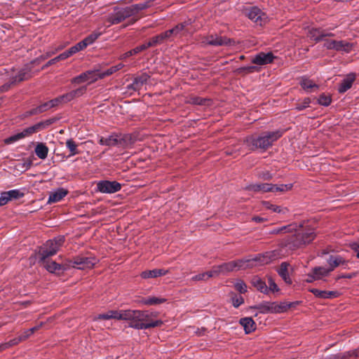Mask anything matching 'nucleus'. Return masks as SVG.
Listing matches in <instances>:
<instances>
[{
	"label": "nucleus",
	"instance_id": "nucleus-1",
	"mask_svg": "<svg viewBox=\"0 0 359 359\" xmlns=\"http://www.w3.org/2000/svg\"><path fill=\"white\" fill-rule=\"evenodd\" d=\"M280 255L278 251L273 250L267 252L263 255H259L254 259L248 260H238L224 263L221 265L215 266L212 268L215 277L219 275H224L229 272L244 269L248 267L257 266L258 265H264L270 263L271 262L279 259Z\"/></svg>",
	"mask_w": 359,
	"mask_h": 359
},
{
	"label": "nucleus",
	"instance_id": "nucleus-2",
	"mask_svg": "<svg viewBox=\"0 0 359 359\" xmlns=\"http://www.w3.org/2000/svg\"><path fill=\"white\" fill-rule=\"evenodd\" d=\"M194 30L192 21L191 19H189L188 20L177 24L173 28L168 29L159 35L154 36L152 38V41L147 45L171 42L174 41L175 39L182 38L192 34Z\"/></svg>",
	"mask_w": 359,
	"mask_h": 359
},
{
	"label": "nucleus",
	"instance_id": "nucleus-3",
	"mask_svg": "<svg viewBox=\"0 0 359 359\" xmlns=\"http://www.w3.org/2000/svg\"><path fill=\"white\" fill-rule=\"evenodd\" d=\"M143 317H145L140 310H126L124 320L129 321V327L137 330H147L151 327H159L163 325L161 320L151 321L150 323L143 322Z\"/></svg>",
	"mask_w": 359,
	"mask_h": 359
},
{
	"label": "nucleus",
	"instance_id": "nucleus-4",
	"mask_svg": "<svg viewBox=\"0 0 359 359\" xmlns=\"http://www.w3.org/2000/svg\"><path fill=\"white\" fill-rule=\"evenodd\" d=\"M283 133V131L282 130H276L274 132L267 133L257 138L250 137L247 139V142L249 145H252L255 148L266 149L280 138Z\"/></svg>",
	"mask_w": 359,
	"mask_h": 359
},
{
	"label": "nucleus",
	"instance_id": "nucleus-5",
	"mask_svg": "<svg viewBox=\"0 0 359 359\" xmlns=\"http://www.w3.org/2000/svg\"><path fill=\"white\" fill-rule=\"evenodd\" d=\"M307 37L316 43L324 42V45H351L349 43H344L341 41H336L333 39V34L320 29L311 28L308 32Z\"/></svg>",
	"mask_w": 359,
	"mask_h": 359
},
{
	"label": "nucleus",
	"instance_id": "nucleus-6",
	"mask_svg": "<svg viewBox=\"0 0 359 359\" xmlns=\"http://www.w3.org/2000/svg\"><path fill=\"white\" fill-rule=\"evenodd\" d=\"M297 302H263L257 306V309L262 313H280L287 311Z\"/></svg>",
	"mask_w": 359,
	"mask_h": 359
},
{
	"label": "nucleus",
	"instance_id": "nucleus-7",
	"mask_svg": "<svg viewBox=\"0 0 359 359\" xmlns=\"http://www.w3.org/2000/svg\"><path fill=\"white\" fill-rule=\"evenodd\" d=\"M64 241V236H58L53 240L48 241L45 246L39 250L41 260L46 259L48 257L55 255Z\"/></svg>",
	"mask_w": 359,
	"mask_h": 359
},
{
	"label": "nucleus",
	"instance_id": "nucleus-8",
	"mask_svg": "<svg viewBox=\"0 0 359 359\" xmlns=\"http://www.w3.org/2000/svg\"><path fill=\"white\" fill-rule=\"evenodd\" d=\"M292 187V185L291 184L276 185V184L264 183V184H256L252 185L251 189L255 191H262V192H267V191L285 192V191H287L291 189Z\"/></svg>",
	"mask_w": 359,
	"mask_h": 359
},
{
	"label": "nucleus",
	"instance_id": "nucleus-9",
	"mask_svg": "<svg viewBox=\"0 0 359 359\" xmlns=\"http://www.w3.org/2000/svg\"><path fill=\"white\" fill-rule=\"evenodd\" d=\"M316 233L313 228H309L304 230L302 233H298L296 239L292 243L293 248H300L303 245L310 243L314 240Z\"/></svg>",
	"mask_w": 359,
	"mask_h": 359
},
{
	"label": "nucleus",
	"instance_id": "nucleus-10",
	"mask_svg": "<svg viewBox=\"0 0 359 359\" xmlns=\"http://www.w3.org/2000/svg\"><path fill=\"white\" fill-rule=\"evenodd\" d=\"M245 15L253 21L256 25L263 26L267 22L268 17L257 7H252L245 11Z\"/></svg>",
	"mask_w": 359,
	"mask_h": 359
},
{
	"label": "nucleus",
	"instance_id": "nucleus-11",
	"mask_svg": "<svg viewBox=\"0 0 359 359\" xmlns=\"http://www.w3.org/2000/svg\"><path fill=\"white\" fill-rule=\"evenodd\" d=\"M121 189V184L116 181L102 180L97 183L96 191L104 194H114Z\"/></svg>",
	"mask_w": 359,
	"mask_h": 359
},
{
	"label": "nucleus",
	"instance_id": "nucleus-12",
	"mask_svg": "<svg viewBox=\"0 0 359 359\" xmlns=\"http://www.w3.org/2000/svg\"><path fill=\"white\" fill-rule=\"evenodd\" d=\"M131 17L127 7L115 11L108 17V20L111 25H116L125 19Z\"/></svg>",
	"mask_w": 359,
	"mask_h": 359
},
{
	"label": "nucleus",
	"instance_id": "nucleus-13",
	"mask_svg": "<svg viewBox=\"0 0 359 359\" xmlns=\"http://www.w3.org/2000/svg\"><path fill=\"white\" fill-rule=\"evenodd\" d=\"M123 67V65L119 63L115 66L111 67L106 70L91 72V82L97 80V77L102 78L106 76H109L121 69Z\"/></svg>",
	"mask_w": 359,
	"mask_h": 359
},
{
	"label": "nucleus",
	"instance_id": "nucleus-14",
	"mask_svg": "<svg viewBox=\"0 0 359 359\" xmlns=\"http://www.w3.org/2000/svg\"><path fill=\"white\" fill-rule=\"evenodd\" d=\"M124 313L126 310H111L108 311L105 313L100 314L95 319H116V320H124Z\"/></svg>",
	"mask_w": 359,
	"mask_h": 359
},
{
	"label": "nucleus",
	"instance_id": "nucleus-15",
	"mask_svg": "<svg viewBox=\"0 0 359 359\" xmlns=\"http://www.w3.org/2000/svg\"><path fill=\"white\" fill-rule=\"evenodd\" d=\"M274 59V56L271 53H259L256 55L252 60V63L264 65L272 62Z\"/></svg>",
	"mask_w": 359,
	"mask_h": 359
},
{
	"label": "nucleus",
	"instance_id": "nucleus-16",
	"mask_svg": "<svg viewBox=\"0 0 359 359\" xmlns=\"http://www.w3.org/2000/svg\"><path fill=\"white\" fill-rule=\"evenodd\" d=\"M83 46H72L68 50L60 54L58 56L48 61L49 65L54 64L59 60H63L72 55L73 54L82 50Z\"/></svg>",
	"mask_w": 359,
	"mask_h": 359
},
{
	"label": "nucleus",
	"instance_id": "nucleus-17",
	"mask_svg": "<svg viewBox=\"0 0 359 359\" xmlns=\"http://www.w3.org/2000/svg\"><path fill=\"white\" fill-rule=\"evenodd\" d=\"M316 297L320 299H332L339 296V293L337 291H326L320 290L318 289L313 288L310 290Z\"/></svg>",
	"mask_w": 359,
	"mask_h": 359
},
{
	"label": "nucleus",
	"instance_id": "nucleus-18",
	"mask_svg": "<svg viewBox=\"0 0 359 359\" xmlns=\"http://www.w3.org/2000/svg\"><path fill=\"white\" fill-rule=\"evenodd\" d=\"M149 79V75L147 74H142L134 79L133 83L128 86V88L133 89L134 90H140L143 87V86L147 83Z\"/></svg>",
	"mask_w": 359,
	"mask_h": 359
},
{
	"label": "nucleus",
	"instance_id": "nucleus-19",
	"mask_svg": "<svg viewBox=\"0 0 359 359\" xmlns=\"http://www.w3.org/2000/svg\"><path fill=\"white\" fill-rule=\"evenodd\" d=\"M61 103H62V102H61V100L60 99V96H59L55 99H53L48 102H46L41 104L40 106H39L37 108H36L34 109V111L32 112V114L43 112L45 111L48 110V109H50L52 107L57 106L58 104H60Z\"/></svg>",
	"mask_w": 359,
	"mask_h": 359
},
{
	"label": "nucleus",
	"instance_id": "nucleus-20",
	"mask_svg": "<svg viewBox=\"0 0 359 359\" xmlns=\"http://www.w3.org/2000/svg\"><path fill=\"white\" fill-rule=\"evenodd\" d=\"M355 76L354 74H348L346 76V78H344L343 79V81H341V83H340L339 88H338V91L340 93H345L346 91H347L348 89H350L351 88L352 84H353V81H355Z\"/></svg>",
	"mask_w": 359,
	"mask_h": 359
},
{
	"label": "nucleus",
	"instance_id": "nucleus-21",
	"mask_svg": "<svg viewBox=\"0 0 359 359\" xmlns=\"http://www.w3.org/2000/svg\"><path fill=\"white\" fill-rule=\"evenodd\" d=\"M167 301L166 299L163 297H147L145 298H142L138 301V304L140 305H146V306H152V305H158L165 303Z\"/></svg>",
	"mask_w": 359,
	"mask_h": 359
},
{
	"label": "nucleus",
	"instance_id": "nucleus-22",
	"mask_svg": "<svg viewBox=\"0 0 359 359\" xmlns=\"http://www.w3.org/2000/svg\"><path fill=\"white\" fill-rule=\"evenodd\" d=\"M67 194V190L63 188H59L49 194L48 202L49 203L58 202L66 196Z\"/></svg>",
	"mask_w": 359,
	"mask_h": 359
},
{
	"label": "nucleus",
	"instance_id": "nucleus-23",
	"mask_svg": "<svg viewBox=\"0 0 359 359\" xmlns=\"http://www.w3.org/2000/svg\"><path fill=\"white\" fill-rule=\"evenodd\" d=\"M121 140L120 137L118 135L113 134L108 137H101L99 139V143L102 145L106 146H115Z\"/></svg>",
	"mask_w": 359,
	"mask_h": 359
},
{
	"label": "nucleus",
	"instance_id": "nucleus-24",
	"mask_svg": "<svg viewBox=\"0 0 359 359\" xmlns=\"http://www.w3.org/2000/svg\"><path fill=\"white\" fill-rule=\"evenodd\" d=\"M167 270L164 269H153L149 271H144L141 273V277L144 279L157 278L159 276H164L168 273Z\"/></svg>",
	"mask_w": 359,
	"mask_h": 359
},
{
	"label": "nucleus",
	"instance_id": "nucleus-25",
	"mask_svg": "<svg viewBox=\"0 0 359 359\" xmlns=\"http://www.w3.org/2000/svg\"><path fill=\"white\" fill-rule=\"evenodd\" d=\"M327 262L329 265L328 269L331 272L339 265L345 263L344 259L339 255H331Z\"/></svg>",
	"mask_w": 359,
	"mask_h": 359
},
{
	"label": "nucleus",
	"instance_id": "nucleus-26",
	"mask_svg": "<svg viewBox=\"0 0 359 359\" xmlns=\"http://www.w3.org/2000/svg\"><path fill=\"white\" fill-rule=\"evenodd\" d=\"M49 149L48 147L42 142H38L35 147L34 152L36 155L42 160L47 158Z\"/></svg>",
	"mask_w": 359,
	"mask_h": 359
},
{
	"label": "nucleus",
	"instance_id": "nucleus-27",
	"mask_svg": "<svg viewBox=\"0 0 359 359\" xmlns=\"http://www.w3.org/2000/svg\"><path fill=\"white\" fill-rule=\"evenodd\" d=\"M252 285L259 292L264 294L269 293V288L264 281H263L260 278L255 276L252 279L251 281Z\"/></svg>",
	"mask_w": 359,
	"mask_h": 359
},
{
	"label": "nucleus",
	"instance_id": "nucleus-28",
	"mask_svg": "<svg viewBox=\"0 0 359 359\" xmlns=\"http://www.w3.org/2000/svg\"><path fill=\"white\" fill-rule=\"evenodd\" d=\"M240 324L243 327L246 334H249L255 330V323L252 318L246 317L241 318Z\"/></svg>",
	"mask_w": 359,
	"mask_h": 359
},
{
	"label": "nucleus",
	"instance_id": "nucleus-29",
	"mask_svg": "<svg viewBox=\"0 0 359 359\" xmlns=\"http://www.w3.org/2000/svg\"><path fill=\"white\" fill-rule=\"evenodd\" d=\"M29 136H30V135L28 133L27 130L25 128L22 132L18 133L5 139L4 142L6 144H11Z\"/></svg>",
	"mask_w": 359,
	"mask_h": 359
},
{
	"label": "nucleus",
	"instance_id": "nucleus-30",
	"mask_svg": "<svg viewBox=\"0 0 359 359\" xmlns=\"http://www.w3.org/2000/svg\"><path fill=\"white\" fill-rule=\"evenodd\" d=\"M312 271L315 274L316 278L319 280H323L324 278L330 276L331 271L328 268L324 266H317L312 269Z\"/></svg>",
	"mask_w": 359,
	"mask_h": 359
},
{
	"label": "nucleus",
	"instance_id": "nucleus-31",
	"mask_svg": "<svg viewBox=\"0 0 359 359\" xmlns=\"http://www.w3.org/2000/svg\"><path fill=\"white\" fill-rule=\"evenodd\" d=\"M302 88L305 90H314L318 88V86L312 80L302 77L299 82Z\"/></svg>",
	"mask_w": 359,
	"mask_h": 359
},
{
	"label": "nucleus",
	"instance_id": "nucleus-32",
	"mask_svg": "<svg viewBox=\"0 0 359 359\" xmlns=\"http://www.w3.org/2000/svg\"><path fill=\"white\" fill-rule=\"evenodd\" d=\"M50 124V121H46L43 122H39L34 126H32L30 127L27 128L26 129L28 131V133L32 135V134L37 133L41 130L45 129L46 127H48Z\"/></svg>",
	"mask_w": 359,
	"mask_h": 359
},
{
	"label": "nucleus",
	"instance_id": "nucleus-33",
	"mask_svg": "<svg viewBox=\"0 0 359 359\" xmlns=\"http://www.w3.org/2000/svg\"><path fill=\"white\" fill-rule=\"evenodd\" d=\"M264 205L266 209L271 210V211L279 214L286 215L289 212L287 208L278 206L276 205L271 204L269 202H264Z\"/></svg>",
	"mask_w": 359,
	"mask_h": 359
},
{
	"label": "nucleus",
	"instance_id": "nucleus-34",
	"mask_svg": "<svg viewBox=\"0 0 359 359\" xmlns=\"http://www.w3.org/2000/svg\"><path fill=\"white\" fill-rule=\"evenodd\" d=\"M278 274L287 284L292 283V280L289 276L287 271V264L286 263H282L278 270Z\"/></svg>",
	"mask_w": 359,
	"mask_h": 359
},
{
	"label": "nucleus",
	"instance_id": "nucleus-35",
	"mask_svg": "<svg viewBox=\"0 0 359 359\" xmlns=\"http://www.w3.org/2000/svg\"><path fill=\"white\" fill-rule=\"evenodd\" d=\"M147 8H148V5L146 3H140V4H133L130 6L127 7L130 16H133V15L137 14L140 11L144 10Z\"/></svg>",
	"mask_w": 359,
	"mask_h": 359
},
{
	"label": "nucleus",
	"instance_id": "nucleus-36",
	"mask_svg": "<svg viewBox=\"0 0 359 359\" xmlns=\"http://www.w3.org/2000/svg\"><path fill=\"white\" fill-rule=\"evenodd\" d=\"M41 261L43 262V266L46 270L50 273H55L61 269V265L55 262L46 261V259Z\"/></svg>",
	"mask_w": 359,
	"mask_h": 359
},
{
	"label": "nucleus",
	"instance_id": "nucleus-37",
	"mask_svg": "<svg viewBox=\"0 0 359 359\" xmlns=\"http://www.w3.org/2000/svg\"><path fill=\"white\" fill-rule=\"evenodd\" d=\"M215 271H213L212 269L207 272L199 273L196 275L191 278V280L194 281H201V280H207L210 278L215 277Z\"/></svg>",
	"mask_w": 359,
	"mask_h": 359
},
{
	"label": "nucleus",
	"instance_id": "nucleus-38",
	"mask_svg": "<svg viewBox=\"0 0 359 359\" xmlns=\"http://www.w3.org/2000/svg\"><path fill=\"white\" fill-rule=\"evenodd\" d=\"M302 227V224H297V223H292L290 224L281 226L283 233L297 232L300 231Z\"/></svg>",
	"mask_w": 359,
	"mask_h": 359
},
{
	"label": "nucleus",
	"instance_id": "nucleus-39",
	"mask_svg": "<svg viewBox=\"0 0 359 359\" xmlns=\"http://www.w3.org/2000/svg\"><path fill=\"white\" fill-rule=\"evenodd\" d=\"M231 43V40L230 39L219 37L216 38L215 39H212L211 40L208 41L207 45H228Z\"/></svg>",
	"mask_w": 359,
	"mask_h": 359
},
{
	"label": "nucleus",
	"instance_id": "nucleus-40",
	"mask_svg": "<svg viewBox=\"0 0 359 359\" xmlns=\"http://www.w3.org/2000/svg\"><path fill=\"white\" fill-rule=\"evenodd\" d=\"M31 76L30 73L27 69H23L20 70L18 75L14 77L15 82L22 81L26 80Z\"/></svg>",
	"mask_w": 359,
	"mask_h": 359
},
{
	"label": "nucleus",
	"instance_id": "nucleus-41",
	"mask_svg": "<svg viewBox=\"0 0 359 359\" xmlns=\"http://www.w3.org/2000/svg\"><path fill=\"white\" fill-rule=\"evenodd\" d=\"M142 313L145 317H143V322L144 323H150L153 320V318H156L158 316V313L156 311H142Z\"/></svg>",
	"mask_w": 359,
	"mask_h": 359
},
{
	"label": "nucleus",
	"instance_id": "nucleus-42",
	"mask_svg": "<svg viewBox=\"0 0 359 359\" xmlns=\"http://www.w3.org/2000/svg\"><path fill=\"white\" fill-rule=\"evenodd\" d=\"M90 76V72L86 71V72L80 74L79 76L72 79V83H83L88 81Z\"/></svg>",
	"mask_w": 359,
	"mask_h": 359
},
{
	"label": "nucleus",
	"instance_id": "nucleus-43",
	"mask_svg": "<svg viewBox=\"0 0 359 359\" xmlns=\"http://www.w3.org/2000/svg\"><path fill=\"white\" fill-rule=\"evenodd\" d=\"M6 192L10 198V201L13 199H18L24 196V193L19 189H12Z\"/></svg>",
	"mask_w": 359,
	"mask_h": 359
},
{
	"label": "nucleus",
	"instance_id": "nucleus-44",
	"mask_svg": "<svg viewBox=\"0 0 359 359\" xmlns=\"http://www.w3.org/2000/svg\"><path fill=\"white\" fill-rule=\"evenodd\" d=\"M341 359H348L351 357L359 358V348L353 351H350L341 354Z\"/></svg>",
	"mask_w": 359,
	"mask_h": 359
},
{
	"label": "nucleus",
	"instance_id": "nucleus-45",
	"mask_svg": "<svg viewBox=\"0 0 359 359\" xmlns=\"http://www.w3.org/2000/svg\"><path fill=\"white\" fill-rule=\"evenodd\" d=\"M235 288L241 293H245L247 292V285L242 280H238L234 285Z\"/></svg>",
	"mask_w": 359,
	"mask_h": 359
},
{
	"label": "nucleus",
	"instance_id": "nucleus-46",
	"mask_svg": "<svg viewBox=\"0 0 359 359\" xmlns=\"http://www.w3.org/2000/svg\"><path fill=\"white\" fill-rule=\"evenodd\" d=\"M66 146L69 149L70 156H73L76 154V145L72 140H68L66 142Z\"/></svg>",
	"mask_w": 359,
	"mask_h": 359
},
{
	"label": "nucleus",
	"instance_id": "nucleus-47",
	"mask_svg": "<svg viewBox=\"0 0 359 359\" xmlns=\"http://www.w3.org/2000/svg\"><path fill=\"white\" fill-rule=\"evenodd\" d=\"M244 299L241 296L234 295L231 298V303L235 308H238L239 306L243 304Z\"/></svg>",
	"mask_w": 359,
	"mask_h": 359
},
{
	"label": "nucleus",
	"instance_id": "nucleus-48",
	"mask_svg": "<svg viewBox=\"0 0 359 359\" xmlns=\"http://www.w3.org/2000/svg\"><path fill=\"white\" fill-rule=\"evenodd\" d=\"M318 103L323 106H328L331 103V98L326 95H321L318 98Z\"/></svg>",
	"mask_w": 359,
	"mask_h": 359
},
{
	"label": "nucleus",
	"instance_id": "nucleus-49",
	"mask_svg": "<svg viewBox=\"0 0 359 359\" xmlns=\"http://www.w3.org/2000/svg\"><path fill=\"white\" fill-rule=\"evenodd\" d=\"M75 98V96L73 94V92L71 91L69 93H67L65 95H62L61 96H60V99L61 100V102L62 103H66V102H68L71 100H72L73 99Z\"/></svg>",
	"mask_w": 359,
	"mask_h": 359
},
{
	"label": "nucleus",
	"instance_id": "nucleus-50",
	"mask_svg": "<svg viewBox=\"0 0 359 359\" xmlns=\"http://www.w3.org/2000/svg\"><path fill=\"white\" fill-rule=\"evenodd\" d=\"M144 48H145V46H136V48H135L134 49H133V50H131L130 51L126 52L123 55V57L124 58H126V57H128L130 56H132L133 55L137 54V53L141 52L142 50H144Z\"/></svg>",
	"mask_w": 359,
	"mask_h": 359
},
{
	"label": "nucleus",
	"instance_id": "nucleus-51",
	"mask_svg": "<svg viewBox=\"0 0 359 359\" xmlns=\"http://www.w3.org/2000/svg\"><path fill=\"white\" fill-rule=\"evenodd\" d=\"M207 102L206 100L203 99L199 97H192L189 100V102L194 104H198V105H203L205 104V102Z\"/></svg>",
	"mask_w": 359,
	"mask_h": 359
},
{
	"label": "nucleus",
	"instance_id": "nucleus-52",
	"mask_svg": "<svg viewBox=\"0 0 359 359\" xmlns=\"http://www.w3.org/2000/svg\"><path fill=\"white\" fill-rule=\"evenodd\" d=\"M87 90V86H83L74 90H72L73 94L74 95L75 97H78L83 95Z\"/></svg>",
	"mask_w": 359,
	"mask_h": 359
},
{
	"label": "nucleus",
	"instance_id": "nucleus-53",
	"mask_svg": "<svg viewBox=\"0 0 359 359\" xmlns=\"http://www.w3.org/2000/svg\"><path fill=\"white\" fill-rule=\"evenodd\" d=\"M10 201V198L6 191L1 194L0 196V206L7 204Z\"/></svg>",
	"mask_w": 359,
	"mask_h": 359
},
{
	"label": "nucleus",
	"instance_id": "nucleus-54",
	"mask_svg": "<svg viewBox=\"0 0 359 359\" xmlns=\"http://www.w3.org/2000/svg\"><path fill=\"white\" fill-rule=\"evenodd\" d=\"M311 101L309 98H306L304 100L302 104H299L297 105L296 109L299 111L303 110L304 109L308 107L309 106Z\"/></svg>",
	"mask_w": 359,
	"mask_h": 359
},
{
	"label": "nucleus",
	"instance_id": "nucleus-55",
	"mask_svg": "<svg viewBox=\"0 0 359 359\" xmlns=\"http://www.w3.org/2000/svg\"><path fill=\"white\" fill-rule=\"evenodd\" d=\"M269 286L268 287L269 292V291H272V292L278 291V287L277 285L271 279L269 280Z\"/></svg>",
	"mask_w": 359,
	"mask_h": 359
},
{
	"label": "nucleus",
	"instance_id": "nucleus-56",
	"mask_svg": "<svg viewBox=\"0 0 359 359\" xmlns=\"http://www.w3.org/2000/svg\"><path fill=\"white\" fill-rule=\"evenodd\" d=\"M350 246L357 253V257L359 258V241L351 243Z\"/></svg>",
	"mask_w": 359,
	"mask_h": 359
},
{
	"label": "nucleus",
	"instance_id": "nucleus-57",
	"mask_svg": "<svg viewBox=\"0 0 359 359\" xmlns=\"http://www.w3.org/2000/svg\"><path fill=\"white\" fill-rule=\"evenodd\" d=\"M315 280H318V279L316 278L314 273L311 271V272L307 275L306 281L307 283H313Z\"/></svg>",
	"mask_w": 359,
	"mask_h": 359
},
{
	"label": "nucleus",
	"instance_id": "nucleus-58",
	"mask_svg": "<svg viewBox=\"0 0 359 359\" xmlns=\"http://www.w3.org/2000/svg\"><path fill=\"white\" fill-rule=\"evenodd\" d=\"M259 177H261L264 180H269L272 177V175L269 172L266 171V172H263L260 173Z\"/></svg>",
	"mask_w": 359,
	"mask_h": 359
},
{
	"label": "nucleus",
	"instance_id": "nucleus-59",
	"mask_svg": "<svg viewBox=\"0 0 359 359\" xmlns=\"http://www.w3.org/2000/svg\"><path fill=\"white\" fill-rule=\"evenodd\" d=\"M20 341H22L20 337H17V338H15L12 340H10L8 344H9V347L11 346H13L14 345H16L18 344V343H20Z\"/></svg>",
	"mask_w": 359,
	"mask_h": 359
},
{
	"label": "nucleus",
	"instance_id": "nucleus-60",
	"mask_svg": "<svg viewBox=\"0 0 359 359\" xmlns=\"http://www.w3.org/2000/svg\"><path fill=\"white\" fill-rule=\"evenodd\" d=\"M88 258H81L79 259H77L74 262V264L77 266H79L81 264H85L88 262Z\"/></svg>",
	"mask_w": 359,
	"mask_h": 359
},
{
	"label": "nucleus",
	"instance_id": "nucleus-61",
	"mask_svg": "<svg viewBox=\"0 0 359 359\" xmlns=\"http://www.w3.org/2000/svg\"><path fill=\"white\" fill-rule=\"evenodd\" d=\"M32 334H29V332H27V330H25L19 337H20L22 341L25 340L27 339L29 336H31Z\"/></svg>",
	"mask_w": 359,
	"mask_h": 359
},
{
	"label": "nucleus",
	"instance_id": "nucleus-62",
	"mask_svg": "<svg viewBox=\"0 0 359 359\" xmlns=\"http://www.w3.org/2000/svg\"><path fill=\"white\" fill-rule=\"evenodd\" d=\"M89 39H90V36H86L82 41L78 42L76 45H83V46L88 45Z\"/></svg>",
	"mask_w": 359,
	"mask_h": 359
},
{
	"label": "nucleus",
	"instance_id": "nucleus-63",
	"mask_svg": "<svg viewBox=\"0 0 359 359\" xmlns=\"http://www.w3.org/2000/svg\"><path fill=\"white\" fill-rule=\"evenodd\" d=\"M41 325H42V324H40L39 325H36V326L33 327L29 330H27V332H29V334H33L35 331L38 330Z\"/></svg>",
	"mask_w": 359,
	"mask_h": 359
},
{
	"label": "nucleus",
	"instance_id": "nucleus-64",
	"mask_svg": "<svg viewBox=\"0 0 359 359\" xmlns=\"http://www.w3.org/2000/svg\"><path fill=\"white\" fill-rule=\"evenodd\" d=\"M271 233H273V234H283V231H282V228L281 227H278V228H276V229H273L271 231Z\"/></svg>",
	"mask_w": 359,
	"mask_h": 359
}]
</instances>
